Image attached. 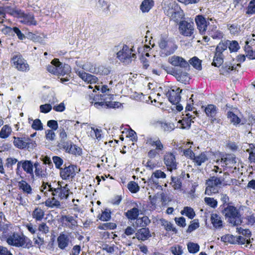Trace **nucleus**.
<instances>
[{
  "label": "nucleus",
  "mask_w": 255,
  "mask_h": 255,
  "mask_svg": "<svg viewBox=\"0 0 255 255\" xmlns=\"http://www.w3.org/2000/svg\"><path fill=\"white\" fill-rule=\"evenodd\" d=\"M145 144L151 148L147 152V156L150 159H154L160 156L165 150V145L158 136H148L144 138Z\"/></svg>",
  "instance_id": "obj_1"
},
{
  "label": "nucleus",
  "mask_w": 255,
  "mask_h": 255,
  "mask_svg": "<svg viewBox=\"0 0 255 255\" xmlns=\"http://www.w3.org/2000/svg\"><path fill=\"white\" fill-rule=\"evenodd\" d=\"M157 123L164 131L171 132L175 128L174 124L172 123H166L160 121L158 122Z\"/></svg>",
  "instance_id": "obj_43"
},
{
  "label": "nucleus",
  "mask_w": 255,
  "mask_h": 255,
  "mask_svg": "<svg viewBox=\"0 0 255 255\" xmlns=\"http://www.w3.org/2000/svg\"><path fill=\"white\" fill-rule=\"evenodd\" d=\"M59 147L66 153L75 156H80L82 154V149L74 144L71 140H61Z\"/></svg>",
  "instance_id": "obj_10"
},
{
  "label": "nucleus",
  "mask_w": 255,
  "mask_h": 255,
  "mask_svg": "<svg viewBox=\"0 0 255 255\" xmlns=\"http://www.w3.org/2000/svg\"><path fill=\"white\" fill-rule=\"evenodd\" d=\"M195 21L201 34L205 35L207 30H209V27L211 24H210L209 18L206 19L203 15L199 14L195 16Z\"/></svg>",
  "instance_id": "obj_15"
},
{
  "label": "nucleus",
  "mask_w": 255,
  "mask_h": 255,
  "mask_svg": "<svg viewBox=\"0 0 255 255\" xmlns=\"http://www.w3.org/2000/svg\"><path fill=\"white\" fill-rule=\"evenodd\" d=\"M77 215L74 216L70 215H62L60 218L59 221L61 226L71 230H74L78 227L77 218Z\"/></svg>",
  "instance_id": "obj_14"
},
{
  "label": "nucleus",
  "mask_w": 255,
  "mask_h": 255,
  "mask_svg": "<svg viewBox=\"0 0 255 255\" xmlns=\"http://www.w3.org/2000/svg\"><path fill=\"white\" fill-rule=\"evenodd\" d=\"M170 251L174 255H181L183 253L182 247L179 245L171 247Z\"/></svg>",
  "instance_id": "obj_64"
},
{
  "label": "nucleus",
  "mask_w": 255,
  "mask_h": 255,
  "mask_svg": "<svg viewBox=\"0 0 255 255\" xmlns=\"http://www.w3.org/2000/svg\"><path fill=\"white\" fill-rule=\"evenodd\" d=\"M170 63L175 66H179L186 68L189 66V63L181 57L174 56L170 58Z\"/></svg>",
  "instance_id": "obj_26"
},
{
  "label": "nucleus",
  "mask_w": 255,
  "mask_h": 255,
  "mask_svg": "<svg viewBox=\"0 0 255 255\" xmlns=\"http://www.w3.org/2000/svg\"><path fill=\"white\" fill-rule=\"evenodd\" d=\"M163 162L168 171H172L177 169L178 163L173 152H166L163 156Z\"/></svg>",
  "instance_id": "obj_16"
},
{
  "label": "nucleus",
  "mask_w": 255,
  "mask_h": 255,
  "mask_svg": "<svg viewBox=\"0 0 255 255\" xmlns=\"http://www.w3.org/2000/svg\"><path fill=\"white\" fill-rule=\"evenodd\" d=\"M127 187L129 191L132 193H136L140 189L138 184L133 181L129 182L128 184Z\"/></svg>",
  "instance_id": "obj_52"
},
{
  "label": "nucleus",
  "mask_w": 255,
  "mask_h": 255,
  "mask_svg": "<svg viewBox=\"0 0 255 255\" xmlns=\"http://www.w3.org/2000/svg\"><path fill=\"white\" fill-rule=\"evenodd\" d=\"M135 220L136 227L146 228V227L150 223V220L146 216H144L142 217H137Z\"/></svg>",
  "instance_id": "obj_37"
},
{
  "label": "nucleus",
  "mask_w": 255,
  "mask_h": 255,
  "mask_svg": "<svg viewBox=\"0 0 255 255\" xmlns=\"http://www.w3.org/2000/svg\"><path fill=\"white\" fill-rule=\"evenodd\" d=\"M20 22L28 25H36L37 24L33 14L31 13H24L23 16H22V19L20 20Z\"/></svg>",
  "instance_id": "obj_32"
},
{
  "label": "nucleus",
  "mask_w": 255,
  "mask_h": 255,
  "mask_svg": "<svg viewBox=\"0 0 255 255\" xmlns=\"http://www.w3.org/2000/svg\"><path fill=\"white\" fill-rule=\"evenodd\" d=\"M121 104L119 102L106 101V99L102 98L98 102H95L94 107L98 109H115L120 107Z\"/></svg>",
  "instance_id": "obj_21"
},
{
  "label": "nucleus",
  "mask_w": 255,
  "mask_h": 255,
  "mask_svg": "<svg viewBox=\"0 0 255 255\" xmlns=\"http://www.w3.org/2000/svg\"><path fill=\"white\" fill-rule=\"evenodd\" d=\"M52 160L55 164V167L57 169H61V166L63 163V160L59 156H54L52 157Z\"/></svg>",
  "instance_id": "obj_59"
},
{
  "label": "nucleus",
  "mask_w": 255,
  "mask_h": 255,
  "mask_svg": "<svg viewBox=\"0 0 255 255\" xmlns=\"http://www.w3.org/2000/svg\"><path fill=\"white\" fill-rule=\"evenodd\" d=\"M34 166L35 168V174L36 177L39 178H45L47 175L46 168H44V166H42L40 164L36 162L34 163Z\"/></svg>",
  "instance_id": "obj_29"
},
{
  "label": "nucleus",
  "mask_w": 255,
  "mask_h": 255,
  "mask_svg": "<svg viewBox=\"0 0 255 255\" xmlns=\"http://www.w3.org/2000/svg\"><path fill=\"white\" fill-rule=\"evenodd\" d=\"M13 143L15 147L20 149L33 148L36 146L35 141L25 134L20 137L14 136Z\"/></svg>",
  "instance_id": "obj_7"
},
{
  "label": "nucleus",
  "mask_w": 255,
  "mask_h": 255,
  "mask_svg": "<svg viewBox=\"0 0 255 255\" xmlns=\"http://www.w3.org/2000/svg\"><path fill=\"white\" fill-rule=\"evenodd\" d=\"M205 203L212 208H215L217 206L218 202L213 198L205 197L204 198Z\"/></svg>",
  "instance_id": "obj_60"
},
{
  "label": "nucleus",
  "mask_w": 255,
  "mask_h": 255,
  "mask_svg": "<svg viewBox=\"0 0 255 255\" xmlns=\"http://www.w3.org/2000/svg\"><path fill=\"white\" fill-rule=\"evenodd\" d=\"M187 249L190 253L195 254L199 252L200 246L198 244L189 242L187 244Z\"/></svg>",
  "instance_id": "obj_53"
},
{
  "label": "nucleus",
  "mask_w": 255,
  "mask_h": 255,
  "mask_svg": "<svg viewBox=\"0 0 255 255\" xmlns=\"http://www.w3.org/2000/svg\"><path fill=\"white\" fill-rule=\"evenodd\" d=\"M222 242L225 243H229L231 244H235L237 243L236 237L232 235L227 234L221 237Z\"/></svg>",
  "instance_id": "obj_48"
},
{
  "label": "nucleus",
  "mask_w": 255,
  "mask_h": 255,
  "mask_svg": "<svg viewBox=\"0 0 255 255\" xmlns=\"http://www.w3.org/2000/svg\"><path fill=\"white\" fill-rule=\"evenodd\" d=\"M135 237L138 241H145L151 237V234L148 228H141L135 233Z\"/></svg>",
  "instance_id": "obj_23"
},
{
  "label": "nucleus",
  "mask_w": 255,
  "mask_h": 255,
  "mask_svg": "<svg viewBox=\"0 0 255 255\" xmlns=\"http://www.w3.org/2000/svg\"><path fill=\"white\" fill-rule=\"evenodd\" d=\"M18 162H21L20 165L23 170L26 172V173L29 174L32 178H34V173H33V167L34 164L31 160H21L20 161H18Z\"/></svg>",
  "instance_id": "obj_27"
},
{
  "label": "nucleus",
  "mask_w": 255,
  "mask_h": 255,
  "mask_svg": "<svg viewBox=\"0 0 255 255\" xmlns=\"http://www.w3.org/2000/svg\"><path fill=\"white\" fill-rule=\"evenodd\" d=\"M44 215V211L38 207H36L32 212V217L36 222L41 221Z\"/></svg>",
  "instance_id": "obj_34"
},
{
  "label": "nucleus",
  "mask_w": 255,
  "mask_h": 255,
  "mask_svg": "<svg viewBox=\"0 0 255 255\" xmlns=\"http://www.w3.org/2000/svg\"><path fill=\"white\" fill-rule=\"evenodd\" d=\"M70 190L68 184L62 186L58 184V187L53 188V192L51 193L53 196H56L61 200L67 199L70 194Z\"/></svg>",
  "instance_id": "obj_20"
},
{
  "label": "nucleus",
  "mask_w": 255,
  "mask_h": 255,
  "mask_svg": "<svg viewBox=\"0 0 255 255\" xmlns=\"http://www.w3.org/2000/svg\"><path fill=\"white\" fill-rule=\"evenodd\" d=\"M223 43H227V47H229L230 52H236L240 48L239 43L236 40L230 41L229 40H227L223 41Z\"/></svg>",
  "instance_id": "obj_39"
},
{
  "label": "nucleus",
  "mask_w": 255,
  "mask_h": 255,
  "mask_svg": "<svg viewBox=\"0 0 255 255\" xmlns=\"http://www.w3.org/2000/svg\"><path fill=\"white\" fill-rule=\"evenodd\" d=\"M178 25L179 31L181 35L186 37H194L195 28L193 22L183 20L179 22Z\"/></svg>",
  "instance_id": "obj_11"
},
{
  "label": "nucleus",
  "mask_w": 255,
  "mask_h": 255,
  "mask_svg": "<svg viewBox=\"0 0 255 255\" xmlns=\"http://www.w3.org/2000/svg\"><path fill=\"white\" fill-rule=\"evenodd\" d=\"M218 111V108L214 104H208L204 107V112L210 120L211 123H219L220 120L217 118Z\"/></svg>",
  "instance_id": "obj_18"
},
{
  "label": "nucleus",
  "mask_w": 255,
  "mask_h": 255,
  "mask_svg": "<svg viewBox=\"0 0 255 255\" xmlns=\"http://www.w3.org/2000/svg\"><path fill=\"white\" fill-rule=\"evenodd\" d=\"M208 34L214 39H221L224 37L223 33L217 29V26L215 24H211L209 27Z\"/></svg>",
  "instance_id": "obj_25"
},
{
  "label": "nucleus",
  "mask_w": 255,
  "mask_h": 255,
  "mask_svg": "<svg viewBox=\"0 0 255 255\" xmlns=\"http://www.w3.org/2000/svg\"><path fill=\"white\" fill-rule=\"evenodd\" d=\"M154 4V2L153 0H143L140 5V9L143 13L148 12Z\"/></svg>",
  "instance_id": "obj_36"
},
{
  "label": "nucleus",
  "mask_w": 255,
  "mask_h": 255,
  "mask_svg": "<svg viewBox=\"0 0 255 255\" xmlns=\"http://www.w3.org/2000/svg\"><path fill=\"white\" fill-rule=\"evenodd\" d=\"M54 197L55 196H53L52 198H48L42 204H44L46 207L50 208H61V205L60 202L56 199Z\"/></svg>",
  "instance_id": "obj_31"
},
{
  "label": "nucleus",
  "mask_w": 255,
  "mask_h": 255,
  "mask_svg": "<svg viewBox=\"0 0 255 255\" xmlns=\"http://www.w3.org/2000/svg\"><path fill=\"white\" fill-rule=\"evenodd\" d=\"M24 12L19 9L12 8L10 10L9 14L12 16L22 19V16L24 15Z\"/></svg>",
  "instance_id": "obj_54"
},
{
  "label": "nucleus",
  "mask_w": 255,
  "mask_h": 255,
  "mask_svg": "<svg viewBox=\"0 0 255 255\" xmlns=\"http://www.w3.org/2000/svg\"><path fill=\"white\" fill-rule=\"evenodd\" d=\"M207 186L206 188L205 194L208 195H211L212 194H215L218 192V190L217 186L213 185L211 184H206Z\"/></svg>",
  "instance_id": "obj_55"
},
{
  "label": "nucleus",
  "mask_w": 255,
  "mask_h": 255,
  "mask_svg": "<svg viewBox=\"0 0 255 255\" xmlns=\"http://www.w3.org/2000/svg\"><path fill=\"white\" fill-rule=\"evenodd\" d=\"M181 91L182 90L179 87H172L166 93L169 101L172 104H178L181 100Z\"/></svg>",
  "instance_id": "obj_19"
},
{
  "label": "nucleus",
  "mask_w": 255,
  "mask_h": 255,
  "mask_svg": "<svg viewBox=\"0 0 255 255\" xmlns=\"http://www.w3.org/2000/svg\"><path fill=\"white\" fill-rule=\"evenodd\" d=\"M77 172V165L70 164L60 169V176L63 180L70 181L75 177Z\"/></svg>",
  "instance_id": "obj_13"
},
{
  "label": "nucleus",
  "mask_w": 255,
  "mask_h": 255,
  "mask_svg": "<svg viewBox=\"0 0 255 255\" xmlns=\"http://www.w3.org/2000/svg\"><path fill=\"white\" fill-rule=\"evenodd\" d=\"M228 29L230 33L233 35H238L240 32V28L237 24H232L228 25Z\"/></svg>",
  "instance_id": "obj_57"
},
{
  "label": "nucleus",
  "mask_w": 255,
  "mask_h": 255,
  "mask_svg": "<svg viewBox=\"0 0 255 255\" xmlns=\"http://www.w3.org/2000/svg\"><path fill=\"white\" fill-rule=\"evenodd\" d=\"M105 97L104 95L101 94H93L90 95L88 97L89 102L94 106L95 102H99L102 98Z\"/></svg>",
  "instance_id": "obj_50"
},
{
  "label": "nucleus",
  "mask_w": 255,
  "mask_h": 255,
  "mask_svg": "<svg viewBox=\"0 0 255 255\" xmlns=\"http://www.w3.org/2000/svg\"><path fill=\"white\" fill-rule=\"evenodd\" d=\"M133 51L132 49L125 44L122 49L117 53V57L122 63L128 64L136 58V54L132 53Z\"/></svg>",
  "instance_id": "obj_8"
},
{
  "label": "nucleus",
  "mask_w": 255,
  "mask_h": 255,
  "mask_svg": "<svg viewBox=\"0 0 255 255\" xmlns=\"http://www.w3.org/2000/svg\"><path fill=\"white\" fill-rule=\"evenodd\" d=\"M11 62L18 71L26 72L29 70V65L20 54L13 56Z\"/></svg>",
  "instance_id": "obj_17"
},
{
  "label": "nucleus",
  "mask_w": 255,
  "mask_h": 255,
  "mask_svg": "<svg viewBox=\"0 0 255 255\" xmlns=\"http://www.w3.org/2000/svg\"><path fill=\"white\" fill-rule=\"evenodd\" d=\"M164 11L170 21H173L177 24H179L185 16L183 10L175 1L170 2L166 7H165Z\"/></svg>",
  "instance_id": "obj_5"
},
{
  "label": "nucleus",
  "mask_w": 255,
  "mask_h": 255,
  "mask_svg": "<svg viewBox=\"0 0 255 255\" xmlns=\"http://www.w3.org/2000/svg\"><path fill=\"white\" fill-rule=\"evenodd\" d=\"M172 187L175 190L181 189L182 187V180L180 177H171Z\"/></svg>",
  "instance_id": "obj_49"
},
{
  "label": "nucleus",
  "mask_w": 255,
  "mask_h": 255,
  "mask_svg": "<svg viewBox=\"0 0 255 255\" xmlns=\"http://www.w3.org/2000/svg\"><path fill=\"white\" fill-rule=\"evenodd\" d=\"M8 245L15 247L29 249L33 246L32 241L22 233L13 232L6 237Z\"/></svg>",
  "instance_id": "obj_3"
},
{
  "label": "nucleus",
  "mask_w": 255,
  "mask_h": 255,
  "mask_svg": "<svg viewBox=\"0 0 255 255\" xmlns=\"http://www.w3.org/2000/svg\"><path fill=\"white\" fill-rule=\"evenodd\" d=\"M248 41H246V45L244 47V50L246 54V56L250 59H255V50H254L252 46L249 45Z\"/></svg>",
  "instance_id": "obj_40"
},
{
  "label": "nucleus",
  "mask_w": 255,
  "mask_h": 255,
  "mask_svg": "<svg viewBox=\"0 0 255 255\" xmlns=\"http://www.w3.org/2000/svg\"><path fill=\"white\" fill-rule=\"evenodd\" d=\"M192 160L196 165L200 166L203 163L208 160V157L206 154L202 152L198 156L194 155Z\"/></svg>",
  "instance_id": "obj_38"
},
{
  "label": "nucleus",
  "mask_w": 255,
  "mask_h": 255,
  "mask_svg": "<svg viewBox=\"0 0 255 255\" xmlns=\"http://www.w3.org/2000/svg\"><path fill=\"white\" fill-rule=\"evenodd\" d=\"M139 214V210L136 207H133L125 213V215L129 221L135 220Z\"/></svg>",
  "instance_id": "obj_33"
},
{
  "label": "nucleus",
  "mask_w": 255,
  "mask_h": 255,
  "mask_svg": "<svg viewBox=\"0 0 255 255\" xmlns=\"http://www.w3.org/2000/svg\"><path fill=\"white\" fill-rule=\"evenodd\" d=\"M161 222L162 226H164V229L166 231H167V232L172 231L174 234H176L177 233V232H178L177 230L176 229V228H175L173 226V225L171 222H170L165 219L161 220Z\"/></svg>",
  "instance_id": "obj_45"
},
{
  "label": "nucleus",
  "mask_w": 255,
  "mask_h": 255,
  "mask_svg": "<svg viewBox=\"0 0 255 255\" xmlns=\"http://www.w3.org/2000/svg\"><path fill=\"white\" fill-rule=\"evenodd\" d=\"M227 49V44L221 41L217 45L214 52L212 66L219 67L224 62V55L223 52Z\"/></svg>",
  "instance_id": "obj_9"
},
{
  "label": "nucleus",
  "mask_w": 255,
  "mask_h": 255,
  "mask_svg": "<svg viewBox=\"0 0 255 255\" xmlns=\"http://www.w3.org/2000/svg\"><path fill=\"white\" fill-rule=\"evenodd\" d=\"M195 69L198 70L202 69V60L199 59L197 57L194 56L189 60V63Z\"/></svg>",
  "instance_id": "obj_42"
},
{
  "label": "nucleus",
  "mask_w": 255,
  "mask_h": 255,
  "mask_svg": "<svg viewBox=\"0 0 255 255\" xmlns=\"http://www.w3.org/2000/svg\"><path fill=\"white\" fill-rule=\"evenodd\" d=\"M222 215L227 222L233 226H238L242 222V215L239 209L229 204H224L221 210Z\"/></svg>",
  "instance_id": "obj_2"
},
{
  "label": "nucleus",
  "mask_w": 255,
  "mask_h": 255,
  "mask_svg": "<svg viewBox=\"0 0 255 255\" xmlns=\"http://www.w3.org/2000/svg\"><path fill=\"white\" fill-rule=\"evenodd\" d=\"M112 212L110 210L106 209L104 211H102L101 214H100L98 216V218L104 222H107L109 221L111 218Z\"/></svg>",
  "instance_id": "obj_44"
},
{
  "label": "nucleus",
  "mask_w": 255,
  "mask_h": 255,
  "mask_svg": "<svg viewBox=\"0 0 255 255\" xmlns=\"http://www.w3.org/2000/svg\"><path fill=\"white\" fill-rule=\"evenodd\" d=\"M181 214L185 215L190 219H193L196 215L194 210L190 207H185L183 210L181 211Z\"/></svg>",
  "instance_id": "obj_47"
},
{
  "label": "nucleus",
  "mask_w": 255,
  "mask_h": 255,
  "mask_svg": "<svg viewBox=\"0 0 255 255\" xmlns=\"http://www.w3.org/2000/svg\"><path fill=\"white\" fill-rule=\"evenodd\" d=\"M158 44L161 57H166L173 54L178 48L175 41L168 37H161Z\"/></svg>",
  "instance_id": "obj_4"
},
{
  "label": "nucleus",
  "mask_w": 255,
  "mask_h": 255,
  "mask_svg": "<svg viewBox=\"0 0 255 255\" xmlns=\"http://www.w3.org/2000/svg\"><path fill=\"white\" fill-rule=\"evenodd\" d=\"M220 162L223 167H231L235 163V158L231 154H223L221 156Z\"/></svg>",
  "instance_id": "obj_24"
},
{
  "label": "nucleus",
  "mask_w": 255,
  "mask_h": 255,
  "mask_svg": "<svg viewBox=\"0 0 255 255\" xmlns=\"http://www.w3.org/2000/svg\"><path fill=\"white\" fill-rule=\"evenodd\" d=\"M18 162L17 159L12 157L7 158L5 160V166L10 169H12V166Z\"/></svg>",
  "instance_id": "obj_58"
},
{
  "label": "nucleus",
  "mask_w": 255,
  "mask_h": 255,
  "mask_svg": "<svg viewBox=\"0 0 255 255\" xmlns=\"http://www.w3.org/2000/svg\"><path fill=\"white\" fill-rule=\"evenodd\" d=\"M211 221L215 229H221L223 227L221 217L216 213H212L211 215Z\"/></svg>",
  "instance_id": "obj_30"
},
{
  "label": "nucleus",
  "mask_w": 255,
  "mask_h": 255,
  "mask_svg": "<svg viewBox=\"0 0 255 255\" xmlns=\"http://www.w3.org/2000/svg\"><path fill=\"white\" fill-rule=\"evenodd\" d=\"M74 237L71 232H61L57 238L58 247L61 250H64L72 243Z\"/></svg>",
  "instance_id": "obj_12"
},
{
  "label": "nucleus",
  "mask_w": 255,
  "mask_h": 255,
  "mask_svg": "<svg viewBox=\"0 0 255 255\" xmlns=\"http://www.w3.org/2000/svg\"><path fill=\"white\" fill-rule=\"evenodd\" d=\"M221 181L219 178L212 176L206 181V184H211L213 185L218 186L221 184Z\"/></svg>",
  "instance_id": "obj_63"
},
{
  "label": "nucleus",
  "mask_w": 255,
  "mask_h": 255,
  "mask_svg": "<svg viewBox=\"0 0 255 255\" xmlns=\"http://www.w3.org/2000/svg\"><path fill=\"white\" fill-rule=\"evenodd\" d=\"M185 116L179 121V123L181 125V128L183 129L190 128L191 123L193 122L192 121V116L191 114L186 113Z\"/></svg>",
  "instance_id": "obj_35"
},
{
  "label": "nucleus",
  "mask_w": 255,
  "mask_h": 255,
  "mask_svg": "<svg viewBox=\"0 0 255 255\" xmlns=\"http://www.w3.org/2000/svg\"><path fill=\"white\" fill-rule=\"evenodd\" d=\"M246 13L249 14L255 13V0H252L249 2Z\"/></svg>",
  "instance_id": "obj_62"
},
{
  "label": "nucleus",
  "mask_w": 255,
  "mask_h": 255,
  "mask_svg": "<svg viewBox=\"0 0 255 255\" xmlns=\"http://www.w3.org/2000/svg\"><path fill=\"white\" fill-rule=\"evenodd\" d=\"M53 187L51 186V184H49L47 182H43L42 185L41 186L40 190L42 192L44 193L45 195L47 194V191H50L52 193L53 192Z\"/></svg>",
  "instance_id": "obj_56"
},
{
  "label": "nucleus",
  "mask_w": 255,
  "mask_h": 255,
  "mask_svg": "<svg viewBox=\"0 0 255 255\" xmlns=\"http://www.w3.org/2000/svg\"><path fill=\"white\" fill-rule=\"evenodd\" d=\"M51 65L47 66V70L50 73L57 76H64L71 72V68L67 64H62L58 59L54 58L51 62Z\"/></svg>",
  "instance_id": "obj_6"
},
{
  "label": "nucleus",
  "mask_w": 255,
  "mask_h": 255,
  "mask_svg": "<svg viewBox=\"0 0 255 255\" xmlns=\"http://www.w3.org/2000/svg\"><path fill=\"white\" fill-rule=\"evenodd\" d=\"M31 127L33 129L39 130L43 129V126L41 121L36 119L33 121Z\"/></svg>",
  "instance_id": "obj_61"
},
{
  "label": "nucleus",
  "mask_w": 255,
  "mask_h": 255,
  "mask_svg": "<svg viewBox=\"0 0 255 255\" xmlns=\"http://www.w3.org/2000/svg\"><path fill=\"white\" fill-rule=\"evenodd\" d=\"M18 187L23 194L29 195L32 193V189L31 186L24 180L18 182Z\"/></svg>",
  "instance_id": "obj_28"
},
{
  "label": "nucleus",
  "mask_w": 255,
  "mask_h": 255,
  "mask_svg": "<svg viewBox=\"0 0 255 255\" xmlns=\"http://www.w3.org/2000/svg\"><path fill=\"white\" fill-rule=\"evenodd\" d=\"M240 63L237 64H225L220 69V74L227 76L231 73H236L238 72L239 67H241Z\"/></svg>",
  "instance_id": "obj_22"
},
{
  "label": "nucleus",
  "mask_w": 255,
  "mask_h": 255,
  "mask_svg": "<svg viewBox=\"0 0 255 255\" xmlns=\"http://www.w3.org/2000/svg\"><path fill=\"white\" fill-rule=\"evenodd\" d=\"M227 117L230 120L231 123L234 125H239L241 122V119L232 111H228L227 114Z\"/></svg>",
  "instance_id": "obj_41"
},
{
  "label": "nucleus",
  "mask_w": 255,
  "mask_h": 255,
  "mask_svg": "<svg viewBox=\"0 0 255 255\" xmlns=\"http://www.w3.org/2000/svg\"><path fill=\"white\" fill-rule=\"evenodd\" d=\"M117 226L116 223L109 222L101 224L98 226V229L102 230H114Z\"/></svg>",
  "instance_id": "obj_51"
},
{
  "label": "nucleus",
  "mask_w": 255,
  "mask_h": 255,
  "mask_svg": "<svg viewBox=\"0 0 255 255\" xmlns=\"http://www.w3.org/2000/svg\"><path fill=\"white\" fill-rule=\"evenodd\" d=\"M11 132V128L8 125H5L2 127L0 131V137L3 139L8 137Z\"/></svg>",
  "instance_id": "obj_46"
}]
</instances>
